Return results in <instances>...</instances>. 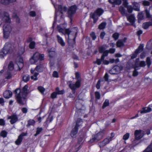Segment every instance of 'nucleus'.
Here are the masks:
<instances>
[{"label": "nucleus", "mask_w": 152, "mask_h": 152, "mask_svg": "<svg viewBox=\"0 0 152 152\" xmlns=\"http://www.w3.org/2000/svg\"><path fill=\"white\" fill-rule=\"evenodd\" d=\"M66 26V23L61 24L58 26L57 29L60 33L65 35L66 38H67L68 42H74L77 32V28H74L71 30H70L69 29H65Z\"/></svg>", "instance_id": "f257e3e1"}, {"label": "nucleus", "mask_w": 152, "mask_h": 152, "mask_svg": "<svg viewBox=\"0 0 152 152\" xmlns=\"http://www.w3.org/2000/svg\"><path fill=\"white\" fill-rule=\"evenodd\" d=\"M28 88V86L26 85L21 90L20 89H17L15 90V96L17 100L21 104H24L26 103V97L29 92Z\"/></svg>", "instance_id": "f03ea898"}, {"label": "nucleus", "mask_w": 152, "mask_h": 152, "mask_svg": "<svg viewBox=\"0 0 152 152\" xmlns=\"http://www.w3.org/2000/svg\"><path fill=\"white\" fill-rule=\"evenodd\" d=\"M61 0H51L52 4L56 9V12L55 16V21L54 22L53 27L55 26V22L58 18H60L62 20H63V18H62V14L66 10V8L64 7L63 8L61 5H59L58 3Z\"/></svg>", "instance_id": "7ed1b4c3"}, {"label": "nucleus", "mask_w": 152, "mask_h": 152, "mask_svg": "<svg viewBox=\"0 0 152 152\" xmlns=\"http://www.w3.org/2000/svg\"><path fill=\"white\" fill-rule=\"evenodd\" d=\"M4 16L3 19L5 20V24L3 27L4 37V38H7L12 30L9 24L7 23L10 22V20L9 15L7 13L4 12Z\"/></svg>", "instance_id": "20e7f679"}, {"label": "nucleus", "mask_w": 152, "mask_h": 152, "mask_svg": "<svg viewBox=\"0 0 152 152\" xmlns=\"http://www.w3.org/2000/svg\"><path fill=\"white\" fill-rule=\"evenodd\" d=\"M44 57V55L40 54L38 52L35 53L30 58V62L31 64H36L39 60H43Z\"/></svg>", "instance_id": "39448f33"}, {"label": "nucleus", "mask_w": 152, "mask_h": 152, "mask_svg": "<svg viewBox=\"0 0 152 152\" xmlns=\"http://www.w3.org/2000/svg\"><path fill=\"white\" fill-rule=\"evenodd\" d=\"M12 49L11 44L8 43H6L1 52L0 53V57L2 58L5 56L10 52V50H11Z\"/></svg>", "instance_id": "423d86ee"}, {"label": "nucleus", "mask_w": 152, "mask_h": 152, "mask_svg": "<svg viewBox=\"0 0 152 152\" xmlns=\"http://www.w3.org/2000/svg\"><path fill=\"white\" fill-rule=\"evenodd\" d=\"M104 10L100 8H98L94 13L91 14L90 17L93 19L94 23H95L98 19V17L101 15L103 13Z\"/></svg>", "instance_id": "0eeeda50"}, {"label": "nucleus", "mask_w": 152, "mask_h": 152, "mask_svg": "<svg viewBox=\"0 0 152 152\" xmlns=\"http://www.w3.org/2000/svg\"><path fill=\"white\" fill-rule=\"evenodd\" d=\"M108 54V51L104 52L101 56V58L97 59L96 62L97 64L99 65H100L101 64L102 62L103 64L105 65L108 64L110 63L109 61L104 59V57L107 56Z\"/></svg>", "instance_id": "6e6552de"}, {"label": "nucleus", "mask_w": 152, "mask_h": 152, "mask_svg": "<svg viewBox=\"0 0 152 152\" xmlns=\"http://www.w3.org/2000/svg\"><path fill=\"white\" fill-rule=\"evenodd\" d=\"M114 136V134L113 133H112L111 134L110 136H108L107 138L104 139L102 142L99 143V146L101 148L109 143L110 141L113 139V137Z\"/></svg>", "instance_id": "1a4fd4ad"}, {"label": "nucleus", "mask_w": 152, "mask_h": 152, "mask_svg": "<svg viewBox=\"0 0 152 152\" xmlns=\"http://www.w3.org/2000/svg\"><path fill=\"white\" fill-rule=\"evenodd\" d=\"M82 123L83 122L82 119L80 118L78 119L75 127L74 128L72 129L71 132V135L72 137H73L77 133L78 131V128L79 126L81 125Z\"/></svg>", "instance_id": "9d476101"}, {"label": "nucleus", "mask_w": 152, "mask_h": 152, "mask_svg": "<svg viewBox=\"0 0 152 152\" xmlns=\"http://www.w3.org/2000/svg\"><path fill=\"white\" fill-rule=\"evenodd\" d=\"M81 79H79L76 82L75 84H72L70 82H69L68 84H69V87L75 92V91L76 88H79L81 85Z\"/></svg>", "instance_id": "9b49d317"}, {"label": "nucleus", "mask_w": 152, "mask_h": 152, "mask_svg": "<svg viewBox=\"0 0 152 152\" xmlns=\"http://www.w3.org/2000/svg\"><path fill=\"white\" fill-rule=\"evenodd\" d=\"M146 65V63L145 61H140L139 58H137L135 61L134 68L137 69L139 67H144Z\"/></svg>", "instance_id": "f8f14e48"}, {"label": "nucleus", "mask_w": 152, "mask_h": 152, "mask_svg": "<svg viewBox=\"0 0 152 152\" xmlns=\"http://www.w3.org/2000/svg\"><path fill=\"white\" fill-rule=\"evenodd\" d=\"M144 46L143 44H140V45L138 48L135 51L134 53L131 56L132 59H134L136 58L137 55L139 53L141 52L143 50Z\"/></svg>", "instance_id": "ddd939ff"}, {"label": "nucleus", "mask_w": 152, "mask_h": 152, "mask_svg": "<svg viewBox=\"0 0 152 152\" xmlns=\"http://www.w3.org/2000/svg\"><path fill=\"white\" fill-rule=\"evenodd\" d=\"M144 133L143 131L141 130H136L134 133L135 139L137 140H139L141 139L144 135Z\"/></svg>", "instance_id": "4468645a"}, {"label": "nucleus", "mask_w": 152, "mask_h": 152, "mask_svg": "<svg viewBox=\"0 0 152 152\" xmlns=\"http://www.w3.org/2000/svg\"><path fill=\"white\" fill-rule=\"evenodd\" d=\"M104 133L102 132H100L97 134L95 135L92 139L90 140L91 142H92L96 140H99L101 139L103 137Z\"/></svg>", "instance_id": "2eb2a0df"}, {"label": "nucleus", "mask_w": 152, "mask_h": 152, "mask_svg": "<svg viewBox=\"0 0 152 152\" xmlns=\"http://www.w3.org/2000/svg\"><path fill=\"white\" fill-rule=\"evenodd\" d=\"M23 59L20 57H18L16 59V62L18 67V69L20 70L23 66Z\"/></svg>", "instance_id": "dca6fc26"}, {"label": "nucleus", "mask_w": 152, "mask_h": 152, "mask_svg": "<svg viewBox=\"0 0 152 152\" xmlns=\"http://www.w3.org/2000/svg\"><path fill=\"white\" fill-rule=\"evenodd\" d=\"M106 49V48H105L103 46L99 47V52L100 53H103L105 51H108V53H110L112 54L114 53L115 51V49L114 48L110 49L109 50H105Z\"/></svg>", "instance_id": "f3484780"}, {"label": "nucleus", "mask_w": 152, "mask_h": 152, "mask_svg": "<svg viewBox=\"0 0 152 152\" xmlns=\"http://www.w3.org/2000/svg\"><path fill=\"white\" fill-rule=\"evenodd\" d=\"M64 93V90L60 91L59 88H57L56 89V92H54L51 95V97L52 98H54L56 97L57 93L59 94H63Z\"/></svg>", "instance_id": "a211bd4d"}, {"label": "nucleus", "mask_w": 152, "mask_h": 152, "mask_svg": "<svg viewBox=\"0 0 152 152\" xmlns=\"http://www.w3.org/2000/svg\"><path fill=\"white\" fill-rule=\"evenodd\" d=\"M8 118L11 119L10 122L12 124H14L18 121L17 116L14 114L8 117Z\"/></svg>", "instance_id": "6ab92c4d"}, {"label": "nucleus", "mask_w": 152, "mask_h": 152, "mask_svg": "<svg viewBox=\"0 0 152 152\" xmlns=\"http://www.w3.org/2000/svg\"><path fill=\"white\" fill-rule=\"evenodd\" d=\"M77 7L76 6L74 5L71 7L69 9L68 13L69 16L75 13Z\"/></svg>", "instance_id": "aec40b11"}, {"label": "nucleus", "mask_w": 152, "mask_h": 152, "mask_svg": "<svg viewBox=\"0 0 152 152\" xmlns=\"http://www.w3.org/2000/svg\"><path fill=\"white\" fill-rule=\"evenodd\" d=\"M127 18L128 20L131 23V25L135 27L136 26L134 23L135 18L134 16L132 15H130L129 17H127Z\"/></svg>", "instance_id": "412c9836"}, {"label": "nucleus", "mask_w": 152, "mask_h": 152, "mask_svg": "<svg viewBox=\"0 0 152 152\" xmlns=\"http://www.w3.org/2000/svg\"><path fill=\"white\" fill-rule=\"evenodd\" d=\"M31 74H34V75L33 76H32L31 77V79L32 80H37V76L39 74L38 73L35 72V69H31Z\"/></svg>", "instance_id": "4be33fe9"}, {"label": "nucleus", "mask_w": 152, "mask_h": 152, "mask_svg": "<svg viewBox=\"0 0 152 152\" xmlns=\"http://www.w3.org/2000/svg\"><path fill=\"white\" fill-rule=\"evenodd\" d=\"M151 110V109L150 107H148L142 108L140 111H138V113L140 112L141 113H146L150 112Z\"/></svg>", "instance_id": "5701e85b"}, {"label": "nucleus", "mask_w": 152, "mask_h": 152, "mask_svg": "<svg viewBox=\"0 0 152 152\" xmlns=\"http://www.w3.org/2000/svg\"><path fill=\"white\" fill-rule=\"evenodd\" d=\"M151 110V109L150 107H148L142 108L140 111H138V113L140 112L141 113H146L150 112Z\"/></svg>", "instance_id": "b1692460"}, {"label": "nucleus", "mask_w": 152, "mask_h": 152, "mask_svg": "<svg viewBox=\"0 0 152 152\" xmlns=\"http://www.w3.org/2000/svg\"><path fill=\"white\" fill-rule=\"evenodd\" d=\"M12 94L11 91H6L3 94L4 96L6 98H9L11 97Z\"/></svg>", "instance_id": "393cba45"}, {"label": "nucleus", "mask_w": 152, "mask_h": 152, "mask_svg": "<svg viewBox=\"0 0 152 152\" xmlns=\"http://www.w3.org/2000/svg\"><path fill=\"white\" fill-rule=\"evenodd\" d=\"M57 38L58 43L62 46H64L65 45V44L63 39L58 35H57Z\"/></svg>", "instance_id": "a878e982"}, {"label": "nucleus", "mask_w": 152, "mask_h": 152, "mask_svg": "<svg viewBox=\"0 0 152 152\" xmlns=\"http://www.w3.org/2000/svg\"><path fill=\"white\" fill-rule=\"evenodd\" d=\"M132 4L133 5L134 9L136 11H138L140 10V5L139 3L135 1L132 2Z\"/></svg>", "instance_id": "bb28decb"}, {"label": "nucleus", "mask_w": 152, "mask_h": 152, "mask_svg": "<svg viewBox=\"0 0 152 152\" xmlns=\"http://www.w3.org/2000/svg\"><path fill=\"white\" fill-rule=\"evenodd\" d=\"M24 135V134H22L18 136V139L15 142V144L17 145H19L20 144L22 141L23 137Z\"/></svg>", "instance_id": "cd10ccee"}, {"label": "nucleus", "mask_w": 152, "mask_h": 152, "mask_svg": "<svg viewBox=\"0 0 152 152\" xmlns=\"http://www.w3.org/2000/svg\"><path fill=\"white\" fill-rule=\"evenodd\" d=\"M111 3L114 5H120L121 3V0H108Z\"/></svg>", "instance_id": "c85d7f7f"}, {"label": "nucleus", "mask_w": 152, "mask_h": 152, "mask_svg": "<svg viewBox=\"0 0 152 152\" xmlns=\"http://www.w3.org/2000/svg\"><path fill=\"white\" fill-rule=\"evenodd\" d=\"M43 67L42 65L40 64L39 65L37 66L36 68L35 69H35V72L37 71L38 72H41L43 70Z\"/></svg>", "instance_id": "c756f323"}, {"label": "nucleus", "mask_w": 152, "mask_h": 152, "mask_svg": "<svg viewBox=\"0 0 152 152\" xmlns=\"http://www.w3.org/2000/svg\"><path fill=\"white\" fill-rule=\"evenodd\" d=\"M122 69V68L121 67L118 66H115L113 67L112 69V71L114 70L116 72V74L119 73L121 70Z\"/></svg>", "instance_id": "7c9ffc66"}, {"label": "nucleus", "mask_w": 152, "mask_h": 152, "mask_svg": "<svg viewBox=\"0 0 152 152\" xmlns=\"http://www.w3.org/2000/svg\"><path fill=\"white\" fill-rule=\"evenodd\" d=\"M152 23L151 22H148L144 23L143 24L142 27L144 29H146L148 28L149 27L151 26Z\"/></svg>", "instance_id": "2f4dec72"}, {"label": "nucleus", "mask_w": 152, "mask_h": 152, "mask_svg": "<svg viewBox=\"0 0 152 152\" xmlns=\"http://www.w3.org/2000/svg\"><path fill=\"white\" fill-rule=\"evenodd\" d=\"M143 152H152V143Z\"/></svg>", "instance_id": "473e14b6"}, {"label": "nucleus", "mask_w": 152, "mask_h": 152, "mask_svg": "<svg viewBox=\"0 0 152 152\" xmlns=\"http://www.w3.org/2000/svg\"><path fill=\"white\" fill-rule=\"evenodd\" d=\"M119 10L122 15H126L125 9L123 7L121 6L120 7Z\"/></svg>", "instance_id": "72a5a7b5"}, {"label": "nucleus", "mask_w": 152, "mask_h": 152, "mask_svg": "<svg viewBox=\"0 0 152 152\" xmlns=\"http://www.w3.org/2000/svg\"><path fill=\"white\" fill-rule=\"evenodd\" d=\"M124 45L123 42L121 40H119L117 42V47H121Z\"/></svg>", "instance_id": "f704fd0d"}, {"label": "nucleus", "mask_w": 152, "mask_h": 152, "mask_svg": "<svg viewBox=\"0 0 152 152\" xmlns=\"http://www.w3.org/2000/svg\"><path fill=\"white\" fill-rule=\"evenodd\" d=\"M8 68L9 70H12L14 69V65L12 62H10L9 64Z\"/></svg>", "instance_id": "c9c22d12"}, {"label": "nucleus", "mask_w": 152, "mask_h": 152, "mask_svg": "<svg viewBox=\"0 0 152 152\" xmlns=\"http://www.w3.org/2000/svg\"><path fill=\"white\" fill-rule=\"evenodd\" d=\"M103 81V79H101L98 81L96 85V88L97 89H99L100 88V83Z\"/></svg>", "instance_id": "e433bc0d"}, {"label": "nucleus", "mask_w": 152, "mask_h": 152, "mask_svg": "<svg viewBox=\"0 0 152 152\" xmlns=\"http://www.w3.org/2000/svg\"><path fill=\"white\" fill-rule=\"evenodd\" d=\"M30 79V77L28 75H24L23 77V80L25 82H27Z\"/></svg>", "instance_id": "4c0bfd02"}, {"label": "nucleus", "mask_w": 152, "mask_h": 152, "mask_svg": "<svg viewBox=\"0 0 152 152\" xmlns=\"http://www.w3.org/2000/svg\"><path fill=\"white\" fill-rule=\"evenodd\" d=\"M146 63L148 67H149L151 64L150 59L149 57H147L146 59Z\"/></svg>", "instance_id": "58836bf2"}, {"label": "nucleus", "mask_w": 152, "mask_h": 152, "mask_svg": "<svg viewBox=\"0 0 152 152\" xmlns=\"http://www.w3.org/2000/svg\"><path fill=\"white\" fill-rule=\"evenodd\" d=\"M126 7L127 8L128 12L131 13L132 12L133 10V8L131 6H127Z\"/></svg>", "instance_id": "ea45409f"}, {"label": "nucleus", "mask_w": 152, "mask_h": 152, "mask_svg": "<svg viewBox=\"0 0 152 152\" xmlns=\"http://www.w3.org/2000/svg\"><path fill=\"white\" fill-rule=\"evenodd\" d=\"M106 23L104 22L102 23L99 26V28L100 29H103L106 26Z\"/></svg>", "instance_id": "a19ab883"}, {"label": "nucleus", "mask_w": 152, "mask_h": 152, "mask_svg": "<svg viewBox=\"0 0 152 152\" xmlns=\"http://www.w3.org/2000/svg\"><path fill=\"white\" fill-rule=\"evenodd\" d=\"M38 89L40 92L43 94L45 90V89L42 87L39 86L38 87Z\"/></svg>", "instance_id": "79ce46f5"}, {"label": "nucleus", "mask_w": 152, "mask_h": 152, "mask_svg": "<svg viewBox=\"0 0 152 152\" xmlns=\"http://www.w3.org/2000/svg\"><path fill=\"white\" fill-rule=\"evenodd\" d=\"M109 102L108 100L107 99L106 100L104 103L103 105L102 106V108H104L108 106L109 105Z\"/></svg>", "instance_id": "37998d69"}, {"label": "nucleus", "mask_w": 152, "mask_h": 152, "mask_svg": "<svg viewBox=\"0 0 152 152\" xmlns=\"http://www.w3.org/2000/svg\"><path fill=\"white\" fill-rule=\"evenodd\" d=\"M144 17V15L142 12H140L139 13L138 15V18L139 20H142Z\"/></svg>", "instance_id": "c03bdc74"}, {"label": "nucleus", "mask_w": 152, "mask_h": 152, "mask_svg": "<svg viewBox=\"0 0 152 152\" xmlns=\"http://www.w3.org/2000/svg\"><path fill=\"white\" fill-rule=\"evenodd\" d=\"M7 135V132L4 131H2L0 133L1 136L3 137H6Z\"/></svg>", "instance_id": "a18cd8bd"}, {"label": "nucleus", "mask_w": 152, "mask_h": 152, "mask_svg": "<svg viewBox=\"0 0 152 152\" xmlns=\"http://www.w3.org/2000/svg\"><path fill=\"white\" fill-rule=\"evenodd\" d=\"M129 133H126L124 135L123 137V139L124 140H127L129 137Z\"/></svg>", "instance_id": "49530a36"}, {"label": "nucleus", "mask_w": 152, "mask_h": 152, "mask_svg": "<svg viewBox=\"0 0 152 152\" xmlns=\"http://www.w3.org/2000/svg\"><path fill=\"white\" fill-rule=\"evenodd\" d=\"M19 49L20 50L19 54L20 55L23 54L24 52V49L23 47H19Z\"/></svg>", "instance_id": "de8ad7c7"}, {"label": "nucleus", "mask_w": 152, "mask_h": 152, "mask_svg": "<svg viewBox=\"0 0 152 152\" xmlns=\"http://www.w3.org/2000/svg\"><path fill=\"white\" fill-rule=\"evenodd\" d=\"M42 130V129L41 128H38L37 129V132L36 134H35L34 135L36 136L38 134H39L40 133Z\"/></svg>", "instance_id": "09e8293b"}, {"label": "nucleus", "mask_w": 152, "mask_h": 152, "mask_svg": "<svg viewBox=\"0 0 152 152\" xmlns=\"http://www.w3.org/2000/svg\"><path fill=\"white\" fill-rule=\"evenodd\" d=\"M1 1L4 4H8L10 3L9 0H1Z\"/></svg>", "instance_id": "8fccbe9b"}, {"label": "nucleus", "mask_w": 152, "mask_h": 152, "mask_svg": "<svg viewBox=\"0 0 152 152\" xmlns=\"http://www.w3.org/2000/svg\"><path fill=\"white\" fill-rule=\"evenodd\" d=\"M95 95L96 98L97 99H99L100 98V95L99 92L97 91L95 92Z\"/></svg>", "instance_id": "3c124183"}, {"label": "nucleus", "mask_w": 152, "mask_h": 152, "mask_svg": "<svg viewBox=\"0 0 152 152\" xmlns=\"http://www.w3.org/2000/svg\"><path fill=\"white\" fill-rule=\"evenodd\" d=\"M35 43L34 42H30L29 45V48H33L35 46Z\"/></svg>", "instance_id": "603ef678"}, {"label": "nucleus", "mask_w": 152, "mask_h": 152, "mask_svg": "<svg viewBox=\"0 0 152 152\" xmlns=\"http://www.w3.org/2000/svg\"><path fill=\"white\" fill-rule=\"evenodd\" d=\"M53 76L54 77L58 78V72L56 71H54L53 73Z\"/></svg>", "instance_id": "864d4df0"}, {"label": "nucleus", "mask_w": 152, "mask_h": 152, "mask_svg": "<svg viewBox=\"0 0 152 152\" xmlns=\"http://www.w3.org/2000/svg\"><path fill=\"white\" fill-rule=\"evenodd\" d=\"M123 1V5L126 7L128 6V2L127 0H122Z\"/></svg>", "instance_id": "5fc2aeb1"}, {"label": "nucleus", "mask_w": 152, "mask_h": 152, "mask_svg": "<svg viewBox=\"0 0 152 152\" xmlns=\"http://www.w3.org/2000/svg\"><path fill=\"white\" fill-rule=\"evenodd\" d=\"M113 37L115 40H116L117 39L118 37L119 34L117 33H115L113 34Z\"/></svg>", "instance_id": "6e6d98bb"}, {"label": "nucleus", "mask_w": 152, "mask_h": 152, "mask_svg": "<svg viewBox=\"0 0 152 152\" xmlns=\"http://www.w3.org/2000/svg\"><path fill=\"white\" fill-rule=\"evenodd\" d=\"M90 36L92 38L93 40H94L96 38V36L95 35L94 33L92 32L90 34Z\"/></svg>", "instance_id": "4d7b16f0"}, {"label": "nucleus", "mask_w": 152, "mask_h": 152, "mask_svg": "<svg viewBox=\"0 0 152 152\" xmlns=\"http://www.w3.org/2000/svg\"><path fill=\"white\" fill-rule=\"evenodd\" d=\"M50 57H52L53 56L55 55V52L53 51H50L49 52L48 54Z\"/></svg>", "instance_id": "13d9d810"}, {"label": "nucleus", "mask_w": 152, "mask_h": 152, "mask_svg": "<svg viewBox=\"0 0 152 152\" xmlns=\"http://www.w3.org/2000/svg\"><path fill=\"white\" fill-rule=\"evenodd\" d=\"M35 121L33 120H30L28 121V124L29 125H33L35 123Z\"/></svg>", "instance_id": "bf43d9fd"}, {"label": "nucleus", "mask_w": 152, "mask_h": 152, "mask_svg": "<svg viewBox=\"0 0 152 152\" xmlns=\"http://www.w3.org/2000/svg\"><path fill=\"white\" fill-rule=\"evenodd\" d=\"M29 15L31 17H34L36 15V13L35 12L32 11L29 13Z\"/></svg>", "instance_id": "052dcab7"}, {"label": "nucleus", "mask_w": 152, "mask_h": 152, "mask_svg": "<svg viewBox=\"0 0 152 152\" xmlns=\"http://www.w3.org/2000/svg\"><path fill=\"white\" fill-rule=\"evenodd\" d=\"M139 68H137V69H135L134 68L135 70L134 71L133 73V75L134 76H136L138 74V72L136 71Z\"/></svg>", "instance_id": "680f3d73"}, {"label": "nucleus", "mask_w": 152, "mask_h": 152, "mask_svg": "<svg viewBox=\"0 0 152 152\" xmlns=\"http://www.w3.org/2000/svg\"><path fill=\"white\" fill-rule=\"evenodd\" d=\"M143 4L145 6H148L149 5V2L147 1H143Z\"/></svg>", "instance_id": "e2e57ef3"}, {"label": "nucleus", "mask_w": 152, "mask_h": 152, "mask_svg": "<svg viewBox=\"0 0 152 152\" xmlns=\"http://www.w3.org/2000/svg\"><path fill=\"white\" fill-rule=\"evenodd\" d=\"M53 119V118L52 116H50L49 117L47 118V121L48 122L49 121L50 122H51Z\"/></svg>", "instance_id": "0e129e2a"}, {"label": "nucleus", "mask_w": 152, "mask_h": 152, "mask_svg": "<svg viewBox=\"0 0 152 152\" xmlns=\"http://www.w3.org/2000/svg\"><path fill=\"white\" fill-rule=\"evenodd\" d=\"M108 75L107 73L105 74L104 76V79L106 81H108Z\"/></svg>", "instance_id": "69168bd1"}, {"label": "nucleus", "mask_w": 152, "mask_h": 152, "mask_svg": "<svg viewBox=\"0 0 152 152\" xmlns=\"http://www.w3.org/2000/svg\"><path fill=\"white\" fill-rule=\"evenodd\" d=\"M75 76L77 80H78L79 79H81L80 77V75L78 72H77L75 73Z\"/></svg>", "instance_id": "338daca9"}, {"label": "nucleus", "mask_w": 152, "mask_h": 152, "mask_svg": "<svg viewBox=\"0 0 152 152\" xmlns=\"http://www.w3.org/2000/svg\"><path fill=\"white\" fill-rule=\"evenodd\" d=\"M4 99L3 98H0V104L2 105H3L4 104Z\"/></svg>", "instance_id": "774afa93"}]
</instances>
